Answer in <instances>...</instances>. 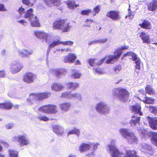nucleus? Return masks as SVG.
<instances>
[{
    "mask_svg": "<svg viewBox=\"0 0 157 157\" xmlns=\"http://www.w3.org/2000/svg\"><path fill=\"white\" fill-rule=\"evenodd\" d=\"M53 73L58 78H60L64 75L66 71L64 68L54 69L52 70Z\"/></svg>",
    "mask_w": 157,
    "mask_h": 157,
    "instance_id": "nucleus-18",
    "label": "nucleus"
},
{
    "mask_svg": "<svg viewBox=\"0 0 157 157\" xmlns=\"http://www.w3.org/2000/svg\"><path fill=\"white\" fill-rule=\"evenodd\" d=\"M17 22L20 23L24 25H26L25 24L26 23V22L24 20H18Z\"/></svg>",
    "mask_w": 157,
    "mask_h": 157,
    "instance_id": "nucleus-63",
    "label": "nucleus"
},
{
    "mask_svg": "<svg viewBox=\"0 0 157 157\" xmlns=\"http://www.w3.org/2000/svg\"><path fill=\"white\" fill-rule=\"evenodd\" d=\"M106 16L113 21H116L120 18L119 14L118 11L110 10L106 13Z\"/></svg>",
    "mask_w": 157,
    "mask_h": 157,
    "instance_id": "nucleus-13",
    "label": "nucleus"
},
{
    "mask_svg": "<svg viewBox=\"0 0 157 157\" xmlns=\"http://www.w3.org/2000/svg\"><path fill=\"white\" fill-rule=\"evenodd\" d=\"M140 132L142 134V135L144 136L147 133V130H144V129L141 130H139Z\"/></svg>",
    "mask_w": 157,
    "mask_h": 157,
    "instance_id": "nucleus-58",
    "label": "nucleus"
},
{
    "mask_svg": "<svg viewBox=\"0 0 157 157\" xmlns=\"http://www.w3.org/2000/svg\"><path fill=\"white\" fill-rule=\"evenodd\" d=\"M36 76L31 72L25 73L23 76V80L25 82L28 83H31L34 82L36 78Z\"/></svg>",
    "mask_w": 157,
    "mask_h": 157,
    "instance_id": "nucleus-10",
    "label": "nucleus"
},
{
    "mask_svg": "<svg viewBox=\"0 0 157 157\" xmlns=\"http://www.w3.org/2000/svg\"><path fill=\"white\" fill-rule=\"evenodd\" d=\"M151 140L153 144L157 147V132H151Z\"/></svg>",
    "mask_w": 157,
    "mask_h": 157,
    "instance_id": "nucleus-41",
    "label": "nucleus"
},
{
    "mask_svg": "<svg viewBox=\"0 0 157 157\" xmlns=\"http://www.w3.org/2000/svg\"><path fill=\"white\" fill-rule=\"evenodd\" d=\"M95 108L96 111L100 114L104 115L109 113V106L105 102L101 101L97 104Z\"/></svg>",
    "mask_w": 157,
    "mask_h": 157,
    "instance_id": "nucleus-3",
    "label": "nucleus"
},
{
    "mask_svg": "<svg viewBox=\"0 0 157 157\" xmlns=\"http://www.w3.org/2000/svg\"><path fill=\"white\" fill-rule=\"evenodd\" d=\"M97 40L98 44H102L105 43L107 41L108 39L106 38H104Z\"/></svg>",
    "mask_w": 157,
    "mask_h": 157,
    "instance_id": "nucleus-56",
    "label": "nucleus"
},
{
    "mask_svg": "<svg viewBox=\"0 0 157 157\" xmlns=\"http://www.w3.org/2000/svg\"><path fill=\"white\" fill-rule=\"evenodd\" d=\"M90 146L88 144L83 143L81 144L79 147V150L81 152H83L90 148Z\"/></svg>",
    "mask_w": 157,
    "mask_h": 157,
    "instance_id": "nucleus-32",
    "label": "nucleus"
},
{
    "mask_svg": "<svg viewBox=\"0 0 157 157\" xmlns=\"http://www.w3.org/2000/svg\"><path fill=\"white\" fill-rule=\"evenodd\" d=\"M14 126V124L12 123H8L5 125V127L6 129H12Z\"/></svg>",
    "mask_w": 157,
    "mask_h": 157,
    "instance_id": "nucleus-55",
    "label": "nucleus"
},
{
    "mask_svg": "<svg viewBox=\"0 0 157 157\" xmlns=\"http://www.w3.org/2000/svg\"><path fill=\"white\" fill-rule=\"evenodd\" d=\"M29 21L31 23L32 26L33 27H36L40 26V23L39 22L36 16H35L34 17V19H33L31 21Z\"/></svg>",
    "mask_w": 157,
    "mask_h": 157,
    "instance_id": "nucleus-39",
    "label": "nucleus"
},
{
    "mask_svg": "<svg viewBox=\"0 0 157 157\" xmlns=\"http://www.w3.org/2000/svg\"><path fill=\"white\" fill-rule=\"evenodd\" d=\"M18 12L19 14L21 17L24 16V15L25 14L26 12L25 9L23 8L22 6H21L18 9Z\"/></svg>",
    "mask_w": 157,
    "mask_h": 157,
    "instance_id": "nucleus-51",
    "label": "nucleus"
},
{
    "mask_svg": "<svg viewBox=\"0 0 157 157\" xmlns=\"http://www.w3.org/2000/svg\"><path fill=\"white\" fill-rule=\"evenodd\" d=\"M141 106L139 105H134L132 107L131 110L133 113L140 116L142 115V113L141 111Z\"/></svg>",
    "mask_w": 157,
    "mask_h": 157,
    "instance_id": "nucleus-25",
    "label": "nucleus"
},
{
    "mask_svg": "<svg viewBox=\"0 0 157 157\" xmlns=\"http://www.w3.org/2000/svg\"><path fill=\"white\" fill-rule=\"evenodd\" d=\"M76 56L74 54L70 53L68 56L64 57L63 60L64 62L71 63L76 59Z\"/></svg>",
    "mask_w": 157,
    "mask_h": 157,
    "instance_id": "nucleus-22",
    "label": "nucleus"
},
{
    "mask_svg": "<svg viewBox=\"0 0 157 157\" xmlns=\"http://www.w3.org/2000/svg\"><path fill=\"white\" fill-rule=\"evenodd\" d=\"M18 53L21 57H29V56L33 53V50L24 48L18 50Z\"/></svg>",
    "mask_w": 157,
    "mask_h": 157,
    "instance_id": "nucleus-12",
    "label": "nucleus"
},
{
    "mask_svg": "<svg viewBox=\"0 0 157 157\" xmlns=\"http://www.w3.org/2000/svg\"><path fill=\"white\" fill-rule=\"evenodd\" d=\"M140 150L141 151L151 155H153V149L152 146L149 144L144 143L141 145Z\"/></svg>",
    "mask_w": 157,
    "mask_h": 157,
    "instance_id": "nucleus-11",
    "label": "nucleus"
},
{
    "mask_svg": "<svg viewBox=\"0 0 157 157\" xmlns=\"http://www.w3.org/2000/svg\"><path fill=\"white\" fill-rule=\"evenodd\" d=\"M147 8L149 10L153 11L157 9V1L152 0L148 5Z\"/></svg>",
    "mask_w": 157,
    "mask_h": 157,
    "instance_id": "nucleus-28",
    "label": "nucleus"
},
{
    "mask_svg": "<svg viewBox=\"0 0 157 157\" xmlns=\"http://www.w3.org/2000/svg\"><path fill=\"white\" fill-rule=\"evenodd\" d=\"M105 59V58H102L99 60L98 59H90L88 60V62L91 66H94L96 65H101L104 62Z\"/></svg>",
    "mask_w": 157,
    "mask_h": 157,
    "instance_id": "nucleus-19",
    "label": "nucleus"
},
{
    "mask_svg": "<svg viewBox=\"0 0 157 157\" xmlns=\"http://www.w3.org/2000/svg\"><path fill=\"white\" fill-rule=\"evenodd\" d=\"M140 117L133 116L132 117V119L130 121V124L131 126H137L139 125Z\"/></svg>",
    "mask_w": 157,
    "mask_h": 157,
    "instance_id": "nucleus-26",
    "label": "nucleus"
},
{
    "mask_svg": "<svg viewBox=\"0 0 157 157\" xmlns=\"http://www.w3.org/2000/svg\"><path fill=\"white\" fill-rule=\"evenodd\" d=\"M63 20L56 21H55L53 24V29L61 30Z\"/></svg>",
    "mask_w": 157,
    "mask_h": 157,
    "instance_id": "nucleus-33",
    "label": "nucleus"
},
{
    "mask_svg": "<svg viewBox=\"0 0 157 157\" xmlns=\"http://www.w3.org/2000/svg\"><path fill=\"white\" fill-rule=\"evenodd\" d=\"M48 105L42 106L38 109V111L44 113L49 114Z\"/></svg>",
    "mask_w": 157,
    "mask_h": 157,
    "instance_id": "nucleus-42",
    "label": "nucleus"
},
{
    "mask_svg": "<svg viewBox=\"0 0 157 157\" xmlns=\"http://www.w3.org/2000/svg\"><path fill=\"white\" fill-rule=\"evenodd\" d=\"M115 141L112 140L110 141V144L107 145L106 147L107 151L111 157H118L121 154L115 145Z\"/></svg>",
    "mask_w": 157,
    "mask_h": 157,
    "instance_id": "nucleus-2",
    "label": "nucleus"
},
{
    "mask_svg": "<svg viewBox=\"0 0 157 157\" xmlns=\"http://www.w3.org/2000/svg\"><path fill=\"white\" fill-rule=\"evenodd\" d=\"M13 106L12 104L9 102L0 103V108L10 109Z\"/></svg>",
    "mask_w": 157,
    "mask_h": 157,
    "instance_id": "nucleus-34",
    "label": "nucleus"
},
{
    "mask_svg": "<svg viewBox=\"0 0 157 157\" xmlns=\"http://www.w3.org/2000/svg\"><path fill=\"white\" fill-rule=\"evenodd\" d=\"M140 36L142 40L144 43L148 44L150 43L149 36L146 33L143 32H141Z\"/></svg>",
    "mask_w": 157,
    "mask_h": 157,
    "instance_id": "nucleus-24",
    "label": "nucleus"
},
{
    "mask_svg": "<svg viewBox=\"0 0 157 157\" xmlns=\"http://www.w3.org/2000/svg\"><path fill=\"white\" fill-rule=\"evenodd\" d=\"M9 155L10 157H17L18 152L16 151L11 150L9 151Z\"/></svg>",
    "mask_w": 157,
    "mask_h": 157,
    "instance_id": "nucleus-48",
    "label": "nucleus"
},
{
    "mask_svg": "<svg viewBox=\"0 0 157 157\" xmlns=\"http://www.w3.org/2000/svg\"><path fill=\"white\" fill-rule=\"evenodd\" d=\"M93 70L95 72L99 74L103 75L104 73L102 69L99 68H94Z\"/></svg>",
    "mask_w": 157,
    "mask_h": 157,
    "instance_id": "nucleus-53",
    "label": "nucleus"
},
{
    "mask_svg": "<svg viewBox=\"0 0 157 157\" xmlns=\"http://www.w3.org/2000/svg\"><path fill=\"white\" fill-rule=\"evenodd\" d=\"M13 141H17L21 147L28 145L29 143V140L25 135H18L14 136L12 139Z\"/></svg>",
    "mask_w": 157,
    "mask_h": 157,
    "instance_id": "nucleus-6",
    "label": "nucleus"
},
{
    "mask_svg": "<svg viewBox=\"0 0 157 157\" xmlns=\"http://www.w3.org/2000/svg\"><path fill=\"white\" fill-rule=\"evenodd\" d=\"M72 134H75L78 136L80 134L79 130L76 128H74L68 133L67 136Z\"/></svg>",
    "mask_w": 157,
    "mask_h": 157,
    "instance_id": "nucleus-43",
    "label": "nucleus"
},
{
    "mask_svg": "<svg viewBox=\"0 0 157 157\" xmlns=\"http://www.w3.org/2000/svg\"><path fill=\"white\" fill-rule=\"evenodd\" d=\"M94 11L96 12V13H98L100 11V7L99 6H96L94 9Z\"/></svg>",
    "mask_w": 157,
    "mask_h": 157,
    "instance_id": "nucleus-59",
    "label": "nucleus"
},
{
    "mask_svg": "<svg viewBox=\"0 0 157 157\" xmlns=\"http://www.w3.org/2000/svg\"><path fill=\"white\" fill-rule=\"evenodd\" d=\"M61 97L66 98L67 99H71L73 98H76L80 101L82 100L81 94L78 93H72L71 91H65L63 93L61 94Z\"/></svg>",
    "mask_w": 157,
    "mask_h": 157,
    "instance_id": "nucleus-8",
    "label": "nucleus"
},
{
    "mask_svg": "<svg viewBox=\"0 0 157 157\" xmlns=\"http://www.w3.org/2000/svg\"><path fill=\"white\" fill-rule=\"evenodd\" d=\"M144 102L148 104H153L154 102V99L148 97H145V99L143 100Z\"/></svg>",
    "mask_w": 157,
    "mask_h": 157,
    "instance_id": "nucleus-45",
    "label": "nucleus"
},
{
    "mask_svg": "<svg viewBox=\"0 0 157 157\" xmlns=\"http://www.w3.org/2000/svg\"><path fill=\"white\" fill-rule=\"evenodd\" d=\"M23 67L22 63L19 60H16L10 64V71L12 74H15L20 71Z\"/></svg>",
    "mask_w": 157,
    "mask_h": 157,
    "instance_id": "nucleus-5",
    "label": "nucleus"
},
{
    "mask_svg": "<svg viewBox=\"0 0 157 157\" xmlns=\"http://www.w3.org/2000/svg\"><path fill=\"white\" fill-rule=\"evenodd\" d=\"M113 91L116 92V94H117L118 98L121 101L124 102L128 100L129 93L126 90L124 89H115Z\"/></svg>",
    "mask_w": 157,
    "mask_h": 157,
    "instance_id": "nucleus-4",
    "label": "nucleus"
},
{
    "mask_svg": "<svg viewBox=\"0 0 157 157\" xmlns=\"http://www.w3.org/2000/svg\"><path fill=\"white\" fill-rule=\"evenodd\" d=\"M119 132L125 139L132 132L130 129L127 128H121L120 129Z\"/></svg>",
    "mask_w": 157,
    "mask_h": 157,
    "instance_id": "nucleus-29",
    "label": "nucleus"
},
{
    "mask_svg": "<svg viewBox=\"0 0 157 157\" xmlns=\"http://www.w3.org/2000/svg\"><path fill=\"white\" fill-rule=\"evenodd\" d=\"M146 92L149 94H154V92L152 88L150 86L147 85L145 88Z\"/></svg>",
    "mask_w": 157,
    "mask_h": 157,
    "instance_id": "nucleus-46",
    "label": "nucleus"
},
{
    "mask_svg": "<svg viewBox=\"0 0 157 157\" xmlns=\"http://www.w3.org/2000/svg\"><path fill=\"white\" fill-rule=\"evenodd\" d=\"M6 11L4 5L0 3V11Z\"/></svg>",
    "mask_w": 157,
    "mask_h": 157,
    "instance_id": "nucleus-57",
    "label": "nucleus"
},
{
    "mask_svg": "<svg viewBox=\"0 0 157 157\" xmlns=\"http://www.w3.org/2000/svg\"><path fill=\"white\" fill-rule=\"evenodd\" d=\"M33 10L30 8L28 10L24 15V17L26 18H28L29 21H31L34 19V15L33 13Z\"/></svg>",
    "mask_w": 157,
    "mask_h": 157,
    "instance_id": "nucleus-27",
    "label": "nucleus"
},
{
    "mask_svg": "<svg viewBox=\"0 0 157 157\" xmlns=\"http://www.w3.org/2000/svg\"><path fill=\"white\" fill-rule=\"evenodd\" d=\"M36 118L40 121H44L47 122L48 121L49 119V118L44 115H39L36 117Z\"/></svg>",
    "mask_w": 157,
    "mask_h": 157,
    "instance_id": "nucleus-44",
    "label": "nucleus"
},
{
    "mask_svg": "<svg viewBox=\"0 0 157 157\" xmlns=\"http://www.w3.org/2000/svg\"><path fill=\"white\" fill-rule=\"evenodd\" d=\"M53 132L58 136H62L64 132L63 128L61 126L55 124L53 126Z\"/></svg>",
    "mask_w": 157,
    "mask_h": 157,
    "instance_id": "nucleus-16",
    "label": "nucleus"
},
{
    "mask_svg": "<svg viewBox=\"0 0 157 157\" xmlns=\"http://www.w3.org/2000/svg\"><path fill=\"white\" fill-rule=\"evenodd\" d=\"M150 111L154 114L156 116H157V108L153 106H149Z\"/></svg>",
    "mask_w": 157,
    "mask_h": 157,
    "instance_id": "nucleus-49",
    "label": "nucleus"
},
{
    "mask_svg": "<svg viewBox=\"0 0 157 157\" xmlns=\"http://www.w3.org/2000/svg\"><path fill=\"white\" fill-rule=\"evenodd\" d=\"M140 27L145 29H150V23L146 20H144L142 24H140Z\"/></svg>",
    "mask_w": 157,
    "mask_h": 157,
    "instance_id": "nucleus-40",
    "label": "nucleus"
},
{
    "mask_svg": "<svg viewBox=\"0 0 157 157\" xmlns=\"http://www.w3.org/2000/svg\"><path fill=\"white\" fill-rule=\"evenodd\" d=\"M64 88V86L62 84L57 82L53 83L51 87L52 90L56 92L61 91Z\"/></svg>",
    "mask_w": 157,
    "mask_h": 157,
    "instance_id": "nucleus-23",
    "label": "nucleus"
},
{
    "mask_svg": "<svg viewBox=\"0 0 157 157\" xmlns=\"http://www.w3.org/2000/svg\"><path fill=\"white\" fill-rule=\"evenodd\" d=\"M22 2L26 5L29 6L30 4V0H22Z\"/></svg>",
    "mask_w": 157,
    "mask_h": 157,
    "instance_id": "nucleus-61",
    "label": "nucleus"
},
{
    "mask_svg": "<svg viewBox=\"0 0 157 157\" xmlns=\"http://www.w3.org/2000/svg\"><path fill=\"white\" fill-rule=\"evenodd\" d=\"M74 43L71 41H66L65 42L60 41V44H62L64 45L71 46Z\"/></svg>",
    "mask_w": 157,
    "mask_h": 157,
    "instance_id": "nucleus-52",
    "label": "nucleus"
},
{
    "mask_svg": "<svg viewBox=\"0 0 157 157\" xmlns=\"http://www.w3.org/2000/svg\"><path fill=\"white\" fill-rule=\"evenodd\" d=\"M128 46H124L121 48L117 50L114 52L113 55H110L108 57V59L105 62L107 63H110L113 61H115L118 59L120 58L121 53L122 51L128 49Z\"/></svg>",
    "mask_w": 157,
    "mask_h": 157,
    "instance_id": "nucleus-7",
    "label": "nucleus"
},
{
    "mask_svg": "<svg viewBox=\"0 0 157 157\" xmlns=\"http://www.w3.org/2000/svg\"><path fill=\"white\" fill-rule=\"evenodd\" d=\"M90 146V147H93V150L95 151L98 147V146L99 145V143H93L89 144Z\"/></svg>",
    "mask_w": 157,
    "mask_h": 157,
    "instance_id": "nucleus-54",
    "label": "nucleus"
},
{
    "mask_svg": "<svg viewBox=\"0 0 157 157\" xmlns=\"http://www.w3.org/2000/svg\"><path fill=\"white\" fill-rule=\"evenodd\" d=\"M49 114H54L56 113L57 111V107L55 105H48Z\"/></svg>",
    "mask_w": 157,
    "mask_h": 157,
    "instance_id": "nucleus-37",
    "label": "nucleus"
},
{
    "mask_svg": "<svg viewBox=\"0 0 157 157\" xmlns=\"http://www.w3.org/2000/svg\"><path fill=\"white\" fill-rule=\"evenodd\" d=\"M34 35L36 37L43 40V42L46 43L48 40V35L42 32L37 31L34 32Z\"/></svg>",
    "mask_w": 157,
    "mask_h": 157,
    "instance_id": "nucleus-14",
    "label": "nucleus"
},
{
    "mask_svg": "<svg viewBox=\"0 0 157 157\" xmlns=\"http://www.w3.org/2000/svg\"><path fill=\"white\" fill-rule=\"evenodd\" d=\"M45 4L48 6L51 7L53 5L59 6L60 2L59 0H43Z\"/></svg>",
    "mask_w": 157,
    "mask_h": 157,
    "instance_id": "nucleus-21",
    "label": "nucleus"
},
{
    "mask_svg": "<svg viewBox=\"0 0 157 157\" xmlns=\"http://www.w3.org/2000/svg\"><path fill=\"white\" fill-rule=\"evenodd\" d=\"M59 105L63 111L67 112L69 110L71 105L70 103L65 102L59 104Z\"/></svg>",
    "mask_w": 157,
    "mask_h": 157,
    "instance_id": "nucleus-31",
    "label": "nucleus"
},
{
    "mask_svg": "<svg viewBox=\"0 0 157 157\" xmlns=\"http://www.w3.org/2000/svg\"><path fill=\"white\" fill-rule=\"evenodd\" d=\"M67 7L71 9H74L75 7H76L79 6L78 4H76L74 1L69 0L67 2Z\"/></svg>",
    "mask_w": 157,
    "mask_h": 157,
    "instance_id": "nucleus-36",
    "label": "nucleus"
},
{
    "mask_svg": "<svg viewBox=\"0 0 157 157\" xmlns=\"http://www.w3.org/2000/svg\"><path fill=\"white\" fill-rule=\"evenodd\" d=\"M125 139L126 141L130 144L136 143L138 140L137 138L133 132L127 136Z\"/></svg>",
    "mask_w": 157,
    "mask_h": 157,
    "instance_id": "nucleus-17",
    "label": "nucleus"
},
{
    "mask_svg": "<svg viewBox=\"0 0 157 157\" xmlns=\"http://www.w3.org/2000/svg\"><path fill=\"white\" fill-rule=\"evenodd\" d=\"M98 44L97 40H94L92 41H90L89 42L88 45H91L94 44Z\"/></svg>",
    "mask_w": 157,
    "mask_h": 157,
    "instance_id": "nucleus-60",
    "label": "nucleus"
},
{
    "mask_svg": "<svg viewBox=\"0 0 157 157\" xmlns=\"http://www.w3.org/2000/svg\"><path fill=\"white\" fill-rule=\"evenodd\" d=\"M61 30L63 32H67L69 31L70 26L69 23L66 22L64 20H63L62 23Z\"/></svg>",
    "mask_w": 157,
    "mask_h": 157,
    "instance_id": "nucleus-30",
    "label": "nucleus"
},
{
    "mask_svg": "<svg viewBox=\"0 0 157 157\" xmlns=\"http://www.w3.org/2000/svg\"><path fill=\"white\" fill-rule=\"evenodd\" d=\"M91 10L90 9L84 10L81 11L80 14L82 15L89 16L91 12Z\"/></svg>",
    "mask_w": 157,
    "mask_h": 157,
    "instance_id": "nucleus-47",
    "label": "nucleus"
},
{
    "mask_svg": "<svg viewBox=\"0 0 157 157\" xmlns=\"http://www.w3.org/2000/svg\"><path fill=\"white\" fill-rule=\"evenodd\" d=\"M150 127L153 129H157V118H153L147 116L146 117Z\"/></svg>",
    "mask_w": 157,
    "mask_h": 157,
    "instance_id": "nucleus-15",
    "label": "nucleus"
},
{
    "mask_svg": "<svg viewBox=\"0 0 157 157\" xmlns=\"http://www.w3.org/2000/svg\"><path fill=\"white\" fill-rule=\"evenodd\" d=\"M0 143L2 144L3 145L6 147H7L9 146L8 144L7 143L4 142L2 140H0Z\"/></svg>",
    "mask_w": 157,
    "mask_h": 157,
    "instance_id": "nucleus-62",
    "label": "nucleus"
},
{
    "mask_svg": "<svg viewBox=\"0 0 157 157\" xmlns=\"http://www.w3.org/2000/svg\"><path fill=\"white\" fill-rule=\"evenodd\" d=\"M131 56L132 57V59L133 61H135L136 64V68L137 69L139 70L140 69V59L138 56L133 52H128L124 54V56Z\"/></svg>",
    "mask_w": 157,
    "mask_h": 157,
    "instance_id": "nucleus-9",
    "label": "nucleus"
},
{
    "mask_svg": "<svg viewBox=\"0 0 157 157\" xmlns=\"http://www.w3.org/2000/svg\"><path fill=\"white\" fill-rule=\"evenodd\" d=\"M113 70L115 74H117L122 69L121 66L120 65H117L113 68Z\"/></svg>",
    "mask_w": 157,
    "mask_h": 157,
    "instance_id": "nucleus-50",
    "label": "nucleus"
},
{
    "mask_svg": "<svg viewBox=\"0 0 157 157\" xmlns=\"http://www.w3.org/2000/svg\"><path fill=\"white\" fill-rule=\"evenodd\" d=\"M59 44H60V41L59 40L53 41L49 46L48 48L47 51V54L48 55V54L51 48Z\"/></svg>",
    "mask_w": 157,
    "mask_h": 157,
    "instance_id": "nucleus-38",
    "label": "nucleus"
},
{
    "mask_svg": "<svg viewBox=\"0 0 157 157\" xmlns=\"http://www.w3.org/2000/svg\"><path fill=\"white\" fill-rule=\"evenodd\" d=\"M66 86L68 90H75L79 87V83L77 82H68L66 84Z\"/></svg>",
    "mask_w": 157,
    "mask_h": 157,
    "instance_id": "nucleus-20",
    "label": "nucleus"
},
{
    "mask_svg": "<svg viewBox=\"0 0 157 157\" xmlns=\"http://www.w3.org/2000/svg\"><path fill=\"white\" fill-rule=\"evenodd\" d=\"M5 75V72L4 71H0V78L3 77Z\"/></svg>",
    "mask_w": 157,
    "mask_h": 157,
    "instance_id": "nucleus-64",
    "label": "nucleus"
},
{
    "mask_svg": "<svg viewBox=\"0 0 157 157\" xmlns=\"http://www.w3.org/2000/svg\"><path fill=\"white\" fill-rule=\"evenodd\" d=\"M50 95L49 93L44 92L38 94L32 93L30 94L29 97L27 99V103L29 105L33 104V101H40L44 99L50 97Z\"/></svg>",
    "mask_w": 157,
    "mask_h": 157,
    "instance_id": "nucleus-1",
    "label": "nucleus"
},
{
    "mask_svg": "<svg viewBox=\"0 0 157 157\" xmlns=\"http://www.w3.org/2000/svg\"><path fill=\"white\" fill-rule=\"evenodd\" d=\"M71 74V77L75 79L79 78L82 75V74L79 71L76 70H73Z\"/></svg>",
    "mask_w": 157,
    "mask_h": 157,
    "instance_id": "nucleus-35",
    "label": "nucleus"
}]
</instances>
